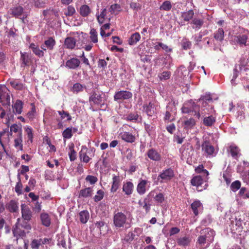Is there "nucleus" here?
<instances>
[{"mask_svg": "<svg viewBox=\"0 0 249 249\" xmlns=\"http://www.w3.org/2000/svg\"><path fill=\"white\" fill-rule=\"evenodd\" d=\"M215 235L214 231L210 228H206L200 232L196 243L197 249H206L213 243Z\"/></svg>", "mask_w": 249, "mask_h": 249, "instance_id": "f257e3e1", "label": "nucleus"}, {"mask_svg": "<svg viewBox=\"0 0 249 249\" xmlns=\"http://www.w3.org/2000/svg\"><path fill=\"white\" fill-rule=\"evenodd\" d=\"M246 215L245 213L236 216L235 220L232 221V231L234 232L240 233L243 231L247 232L249 231V218L245 220Z\"/></svg>", "mask_w": 249, "mask_h": 249, "instance_id": "f03ea898", "label": "nucleus"}, {"mask_svg": "<svg viewBox=\"0 0 249 249\" xmlns=\"http://www.w3.org/2000/svg\"><path fill=\"white\" fill-rule=\"evenodd\" d=\"M127 219V216L124 213L117 210L114 211L113 221V225L116 229H121L124 228L125 229L129 228V225L127 227V225H128Z\"/></svg>", "mask_w": 249, "mask_h": 249, "instance_id": "7ed1b4c3", "label": "nucleus"}, {"mask_svg": "<svg viewBox=\"0 0 249 249\" xmlns=\"http://www.w3.org/2000/svg\"><path fill=\"white\" fill-rule=\"evenodd\" d=\"M233 41L235 45L240 47L249 46V31L248 29H243L241 33L233 36Z\"/></svg>", "mask_w": 249, "mask_h": 249, "instance_id": "20e7f679", "label": "nucleus"}, {"mask_svg": "<svg viewBox=\"0 0 249 249\" xmlns=\"http://www.w3.org/2000/svg\"><path fill=\"white\" fill-rule=\"evenodd\" d=\"M177 114V109L175 103H169L166 107V111L163 120L165 122L170 123L175 121Z\"/></svg>", "mask_w": 249, "mask_h": 249, "instance_id": "39448f33", "label": "nucleus"}, {"mask_svg": "<svg viewBox=\"0 0 249 249\" xmlns=\"http://www.w3.org/2000/svg\"><path fill=\"white\" fill-rule=\"evenodd\" d=\"M175 177V172L172 168H167L162 170L158 176V179L160 183H167Z\"/></svg>", "mask_w": 249, "mask_h": 249, "instance_id": "423d86ee", "label": "nucleus"}, {"mask_svg": "<svg viewBox=\"0 0 249 249\" xmlns=\"http://www.w3.org/2000/svg\"><path fill=\"white\" fill-rule=\"evenodd\" d=\"M10 15L13 17L20 19L22 22H27L26 18L28 16L27 12L24 11V8L20 5L16 6L10 9Z\"/></svg>", "mask_w": 249, "mask_h": 249, "instance_id": "0eeeda50", "label": "nucleus"}, {"mask_svg": "<svg viewBox=\"0 0 249 249\" xmlns=\"http://www.w3.org/2000/svg\"><path fill=\"white\" fill-rule=\"evenodd\" d=\"M90 42L85 40L83 42L84 46L83 48L86 51H90L93 47V44H96L98 42V32L94 28H91L89 33Z\"/></svg>", "mask_w": 249, "mask_h": 249, "instance_id": "6e6552de", "label": "nucleus"}, {"mask_svg": "<svg viewBox=\"0 0 249 249\" xmlns=\"http://www.w3.org/2000/svg\"><path fill=\"white\" fill-rule=\"evenodd\" d=\"M198 110V107L192 100L184 103L181 108V111L183 113H189L191 112H194V115L199 119L200 117V113Z\"/></svg>", "mask_w": 249, "mask_h": 249, "instance_id": "1a4fd4ad", "label": "nucleus"}, {"mask_svg": "<svg viewBox=\"0 0 249 249\" xmlns=\"http://www.w3.org/2000/svg\"><path fill=\"white\" fill-rule=\"evenodd\" d=\"M23 103L20 100H17L12 105L13 112H11L10 108H9V112L7 113V122L13 119L14 114H20L23 110Z\"/></svg>", "mask_w": 249, "mask_h": 249, "instance_id": "9d476101", "label": "nucleus"}, {"mask_svg": "<svg viewBox=\"0 0 249 249\" xmlns=\"http://www.w3.org/2000/svg\"><path fill=\"white\" fill-rule=\"evenodd\" d=\"M94 148L88 150L86 146H83L79 153L80 160L84 163H88L94 156Z\"/></svg>", "mask_w": 249, "mask_h": 249, "instance_id": "9b49d317", "label": "nucleus"}, {"mask_svg": "<svg viewBox=\"0 0 249 249\" xmlns=\"http://www.w3.org/2000/svg\"><path fill=\"white\" fill-rule=\"evenodd\" d=\"M13 133L16 134L15 136H18L20 133L22 134L21 128L18 124H14L10 126V132L6 133L5 131H3L0 133V143L2 147H3V144H2V137L5 135L7 137H9V135L12 136Z\"/></svg>", "mask_w": 249, "mask_h": 249, "instance_id": "f8f14e48", "label": "nucleus"}, {"mask_svg": "<svg viewBox=\"0 0 249 249\" xmlns=\"http://www.w3.org/2000/svg\"><path fill=\"white\" fill-rule=\"evenodd\" d=\"M201 146L202 150L207 157H213L216 155L217 152L209 142L207 141L204 142Z\"/></svg>", "mask_w": 249, "mask_h": 249, "instance_id": "ddd939ff", "label": "nucleus"}, {"mask_svg": "<svg viewBox=\"0 0 249 249\" xmlns=\"http://www.w3.org/2000/svg\"><path fill=\"white\" fill-rule=\"evenodd\" d=\"M104 98L101 94L93 91L89 97V102L91 105L93 104L102 107L105 103Z\"/></svg>", "mask_w": 249, "mask_h": 249, "instance_id": "4468645a", "label": "nucleus"}, {"mask_svg": "<svg viewBox=\"0 0 249 249\" xmlns=\"http://www.w3.org/2000/svg\"><path fill=\"white\" fill-rule=\"evenodd\" d=\"M20 219H17V222L13 227L12 230L13 236L16 238V240L18 241L19 238H23L26 236V234L27 233L26 231L22 230L20 227Z\"/></svg>", "mask_w": 249, "mask_h": 249, "instance_id": "2eb2a0df", "label": "nucleus"}, {"mask_svg": "<svg viewBox=\"0 0 249 249\" xmlns=\"http://www.w3.org/2000/svg\"><path fill=\"white\" fill-rule=\"evenodd\" d=\"M204 177L201 175L196 176L194 177L191 181V184L193 186H196L197 187L198 191H201L204 189H206L208 186L207 183L205 184L204 187H202V184L204 182H206L204 180Z\"/></svg>", "mask_w": 249, "mask_h": 249, "instance_id": "dca6fc26", "label": "nucleus"}, {"mask_svg": "<svg viewBox=\"0 0 249 249\" xmlns=\"http://www.w3.org/2000/svg\"><path fill=\"white\" fill-rule=\"evenodd\" d=\"M8 91V89L5 86L0 85V102L1 103L5 102L3 104L10 106V96Z\"/></svg>", "mask_w": 249, "mask_h": 249, "instance_id": "f3484780", "label": "nucleus"}, {"mask_svg": "<svg viewBox=\"0 0 249 249\" xmlns=\"http://www.w3.org/2000/svg\"><path fill=\"white\" fill-rule=\"evenodd\" d=\"M175 76L176 80L182 82L185 79L189 77V71L184 66H180L175 71Z\"/></svg>", "mask_w": 249, "mask_h": 249, "instance_id": "a211bd4d", "label": "nucleus"}, {"mask_svg": "<svg viewBox=\"0 0 249 249\" xmlns=\"http://www.w3.org/2000/svg\"><path fill=\"white\" fill-rule=\"evenodd\" d=\"M133 96L131 92L127 90H120L115 93L114 95V100L115 101L121 100H128Z\"/></svg>", "mask_w": 249, "mask_h": 249, "instance_id": "6ab92c4d", "label": "nucleus"}, {"mask_svg": "<svg viewBox=\"0 0 249 249\" xmlns=\"http://www.w3.org/2000/svg\"><path fill=\"white\" fill-rule=\"evenodd\" d=\"M201 104L202 107L200 111L199 112L200 115H202V116H205L207 114H216L213 105L206 102H204Z\"/></svg>", "mask_w": 249, "mask_h": 249, "instance_id": "aec40b11", "label": "nucleus"}, {"mask_svg": "<svg viewBox=\"0 0 249 249\" xmlns=\"http://www.w3.org/2000/svg\"><path fill=\"white\" fill-rule=\"evenodd\" d=\"M80 64V61L78 59L72 57L66 61L65 66L68 69L75 70L79 66Z\"/></svg>", "mask_w": 249, "mask_h": 249, "instance_id": "412c9836", "label": "nucleus"}, {"mask_svg": "<svg viewBox=\"0 0 249 249\" xmlns=\"http://www.w3.org/2000/svg\"><path fill=\"white\" fill-rule=\"evenodd\" d=\"M20 58L21 67L24 68L26 66H28L31 63V56L27 53H22L20 52Z\"/></svg>", "mask_w": 249, "mask_h": 249, "instance_id": "4be33fe9", "label": "nucleus"}, {"mask_svg": "<svg viewBox=\"0 0 249 249\" xmlns=\"http://www.w3.org/2000/svg\"><path fill=\"white\" fill-rule=\"evenodd\" d=\"M143 110L150 117L153 116L156 113L155 106L151 102L143 106Z\"/></svg>", "mask_w": 249, "mask_h": 249, "instance_id": "5701e85b", "label": "nucleus"}, {"mask_svg": "<svg viewBox=\"0 0 249 249\" xmlns=\"http://www.w3.org/2000/svg\"><path fill=\"white\" fill-rule=\"evenodd\" d=\"M147 157L151 160L159 161L161 160L160 154L155 149L151 148L147 152Z\"/></svg>", "mask_w": 249, "mask_h": 249, "instance_id": "b1692460", "label": "nucleus"}, {"mask_svg": "<svg viewBox=\"0 0 249 249\" xmlns=\"http://www.w3.org/2000/svg\"><path fill=\"white\" fill-rule=\"evenodd\" d=\"M207 115H208V116H203V124L206 126H212L216 122V114Z\"/></svg>", "mask_w": 249, "mask_h": 249, "instance_id": "393cba45", "label": "nucleus"}, {"mask_svg": "<svg viewBox=\"0 0 249 249\" xmlns=\"http://www.w3.org/2000/svg\"><path fill=\"white\" fill-rule=\"evenodd\" d=\"M148 181L145 179H140L137 186V191L140 195H143L146 192V187Z\"/></svg>", "mask_w": 249, "mask_h": 249, "instance_id": "a878e982", "label": "nucleus"}, {"mask_svg": "<svg viewBox=\"0 0 249 249\" xmlns=\"http://www.w3.org/2000/svg\"><path fill=\"white\" fill-rule=\"evenodd\" d=\"M192 210L196 216L203 210V205L199 200H196L191 205Z\"/></svg>", "mask_w": 249, "mask_h": 249, "instance_id": "bb28decb", "label": "nucleus"}, {"mask_svg": "<svg viewBox=\"0 0 249 249\" xmlns=\"http://www.w3.org/2000/svg\"><path fill=\"white\" fill-rule=\"evenodd\" d=\"M121 179L119 176L113 175L112 178V185L110 189L111 193L116 192L120 186Z\"/></svg>", "mask_w": 249, "mask_h": 249, "instance_id": "cd10ccee", "label": "nucleus"}, {"mask_svg": "<svg viewBox=\"0 0 249 249\" xmlns=\"http://www.w3.org/2000/svg\"><path fill=\"white\" fill-rule=\"evenodd\" d=\"M21 213L23 219L29 221L32 217V212L28 207L24 206V204L21 205Z\"/></svg>", "mask_w": 249, "mask_h": 249, "instance_id": "c85d7f7f", "label": "nucleus"}, {"mask_svg": "<svg viewBox=\"0 0 249 249\" xmlns=\"http://www.w3.org/2000/svg\"><path fill=\"white\" fill-rule=\"evenodd\" d=\"M10 85L16 90H24L26 89L25 85L18 80H12L10 81Z\"/></svg>", "mask_w": 249, "mask_h": 249, "instance_id": "c756f323", "label": "nucleus"}, {"mask_svg": "<svg viewBox=\"0 0 249 249\" xmlns=\"http://www.w3.org/2000/svg\"><path fill=\"white\" fill-rule=\"evenodd\" d=\"M15 137L14 139V147L18 150L22 151L23 150V144H22V134L19 133L18 136L13 135Z\"/></svg>", "mask_w": 249, "mask_h": 249, "instance_id": "7c9ffc66", "label": "nucleus"}, {"mask_svg": "<svg viewBox=\"0 0 249 249\" xmlns=\"http://www.w3.org/2000/svg\"><path fill=\"white\" fill-rule=\"evenodd\" d=\"M122 139L127 142L132 143L135 141V137L128 132H123L120 134Z\"/></svg>", "mask_w": 249, "mask_h": 249, "instance_id": "2f4dec72", "label": "nucleus"}, {"mask_svg": "<svg viewBox=\"0 0 249 249\" xmlns=\"http://www.w3.org/2000/svg\"><path fill=\"white\" fill-rule=\"evenodd\" d=\"M134 185L132 182L127 181L124 183L123 186V191L125 195L127 196L131 195L133 191Z\"/></svg>", "mask_w": 249, "mask_h": 249, "instance_id": "473e14b6", "label": "nucleus"}, {"mask_svg": "<svg viewBox=\"0 0 249 249\" xmlns=\"http://www.w3.org/2000/svg\"><path fill=\"white\" fill-rule=\"evenodd\" d=\"M228 151L230 152L231 157L235 159H237L240 156V149L234 144L230 146Z\"/></svg>", "mask_w": 249, "mask_h": 249, "instance_id": "72a5a7b5", "label": "nucleus"}, {"mask_svg": "<svg viewBox=\"0 0 249 249\" xmlns=\"http://www.w3.org/2000/svg\"><path fill=\"white\" fill-rule=\"evenodd\" d=\"M29 48L32 50L34 54L39 57H42L44 55V52L41 50L38 45L32 43H31Z\"/></svg>", "mask_w": 249, "mask_h": 249, "instance_id": "f704fd0d", "label": "nucleus"}, {"mask_svg": "<svg viewBox=\"0 0 249 249\" xmlns=\"http://www.w3.org/2000/svg\"><path fill=\"white\" fill-rule=\"evenodd\" d=\"M195 171L198 173L201 174V176L205 177H204V180L205 181H207L208 179H209V172L205 169H204V167L203 165H199L195 169Z\"/></svg>", "mask_w": 249, "mask_h": 249, "instance_id": "c9c22d12", "label": "nucleus"}, {"mask_svg": "<svg viewBox=\"0 0 249 249\" xmlns=\"http://www.w3.org/2000/svg\"><path fill=\"white\" fill-rule=\"evenodd\" d=\"M93 188L92 187H87L81 190L79 193V196L82 197H89L92 196L93 194Z\"/></svg>", "mask_w": 249, "mask_h": 249, "instance_id": "e433bc0d", "label": "nucleus"}, {"mask_svg": "<svg viewBox=\"0 0 249 249\" xmlns=\"http://www.w3.org/2000/svg\"><path fill=\"white\" fill-rule=\"evenodd\" d=\"M191 241L190 237L187 236L180 237L177 239V243L179 246L187 247L188 246Z\"/></svg>", "mask_w": 249, "mask_h": 249, "instance_id": "4c0bfd02", "label": "nucleus"}, {"mask_svg": "<svg viewBox=\"0 0 249 249\" xmlns=\"http://www.w3.org/2000/svg\"><path fill=\"white\" fill-rule=\"evenodd\" d=\"M40 220L42 224L45 227H49L51 224V218L49 214L46 213H42L40 214Z\"/></svg>", "mask_w": 249, "mask_h": 249, "instance_id": "58836bf2", "label": "nucleus"}, {"mask_svg": "<svg viewBox=\"0 0 249 249\" xmlns=\"http://www.w3.org/2000/svg\"><path fill=\"white\" fill-rule=\"evenodd\" d=\"M141 35L139 33L136 32L131 35L128 40V44L131 46L137 44L141 39Z\"/></svg>", "mask_w": 249, "mask_h": 249, "instance_id": "ea45409f", "label": "nucleus"}, {"mask_svg": "<svg viewBox=\"0 0 249 249\" xmlns=\"http://www.w3.org/2000/svg\"><path fill=\"white\" fill-rule=\"evenodd\" d=\"M76 40L74 37H68L65 40L64 45L66 48L73 49L74 48Z\"/></svg>", "mask_w": 249, "mask_h": 249, "instance_id": "a19ab883", "label": "nucleus"}, {"mask_svg": "<svg viewBox=\"0 0 249 249\" xmlns=\"http://www.w3.org/2000/svg\"><path fill=\"white\" fill-rule=\"evenodd\" d=\"M44 43L48 50L52 51L55 46L56 41L53 37H49L44 41Z\"/></svg>", "mask_w": 249, "mask_h": 249, "instance_id": "79ce46f5", "label": "nucleus"}, {"mask_svg": "<svg viewBox=\"0 0 249 249\" xmlns=\"http://www.w3.org/2000/svg\"><path fill=\"white\" fill-rule=\"evenodd\" d=\"M79 220L82 224H86L89 218V214L88 211L84 210L79 213Z\"/></svg>", "mask_w": 249, "mask_h": 249, "instance_id": "37998d69", "label": "nucleus"}, {"mask_svg": "<svg viewBox=\"0 0 249 249\" xmlns=\"http://www.w3.org/2000/svg\"><path fill=\"white\" fill-rule=\"evenodd\" d=\"M86 88V87L85 85L76 83L73 85L71 90L74 94H78L80 92L83 91L84 89Z\"/></svg>", "mask_w": 249, "mask_h": 249, "instance_id": "c03bdc74", "label": "nucleus"}, {"mask_svg": "<svg viewBox=\"0 0 249 249\" xmlns=\"http://www.w3.org/2000/svg\"><path fill=\"white\" fill-rule=\"evenodd\" d=\"M194 15V11L193 10H189L187 12H182L181 18L185 21H189L192 19Z\"/></svg>", "mask_w": 249, "mask_h": 249, "instance_id": "a18cd8bd", "label": "nucleus"}, {"mask_svg": "<svg viewBox=\"0 0 249 249\" xmlns=\"http://www.w3.org/2000/svg\"><path fill=\"white\" fill-rule=\"evenodd\" d=\"M203 23L204 21L202 19L197 18H194L191 22V24L193 25L192 28L196 30L199 29Z\"/></svg>", "mask_w": 249, "mask_h": 249, "instance_id": "49530a36", "label": "nucleus"}, {"mask_svg": "<svg viewBox=\"0 0 249 249\" xmlns=\"http://www.w3.org/2000/svg\"><path fill=\"white\" fill-rule=\"evenodd\" d=\"M91 10L89 7L86 4L82 5L79 9V13L80 15L84 17H86L90 13Z\"/></svg>", "mask_w": 249, "mask_h": 249, "instance_id": "de8ad7c7", "label": "nucleus"}, {"mask_svg": "<svg viewBox=\"0 0 249 249\" xmlns=\"http://www.w3.org/2000/svg\"><path fill=\"white\" fill-rule=\"evenodd\" d=\"M238 196L244 199L249 198V189L245 187L241 188Z\"/></svg>", "mask_w": 249, "mask_h": 249, "instance_id": "09e8293b", "label": "nucleus"}, {"mask_svg": "<svg viewBox=\"0 0 249 249\" xmlns=\"http://www.w3.org/2000/svg\"><path fill=\"white\" fill-rule=\"evenodd\" d=\"M184 128L186 129H191L196 124V121L193 118H190L184 121Z\"/></svg>", "mask_w": 249, "mask_h": 249, "instance_id": "8fccbe9b", "label": "nucleus"}, {"mask_svg": "<svg viewBox=\"0 0 249 249\" xmlns=\"http://www.w3.org/2000/svg\"><path fill=\"white\" fill-rule=\"evenodd\" d=\"M7 209L10 212H16L18 209L17 203L14 200H11L7 205Z\"/></svg>", "mask_w": 249, "mask_h": 249, "instance_id": "3c124183", "label": "nucleus"}, {"mask_svg": "<svg viewBox=\"0 0 249 249\" xmlns=\"http://www.w3.org/2000/svg\"><path fill=\"white\" fill-rule=\"evenodd\" d=\"M106 15L107 10L106 8H104L102 10L100 15L96 14L97 19L99 24H102L104 22Z\"/></svg>", "mask_w": 249, "mask_h": 249, "instance_id": "603ef678", "label": "nucleus"}, {"mask_svg": "<svg viewBox=\"0 0 249 249\" xmlns=\"http://www.w3.org/2000/svg\"><path fill=\"white\" fill-rule=\"evenodd\" d=\"M224 36V32L222 28H219L214 34V37L217 41H222L223 40Z\"/></svg>", "mask_w": 249, "mask_h": 249, "instance_id": "864d4df0", "label": "nucleus"}, {"mask_svg": "<svg viewBox=\"0 0 249 249\" xmlns=\"http://www.w3.org/2000/svg\"><path fill=\"white\" fill-rule=\"evenodd\" d=\"M25 131L28 138V142L32 143L33 139V129L30 126L25 127Z\"/></svg>", "mask_w": 249, "mask_h": 249, "instance_id": "5fc2aeb1", "label": "nucleus"}, {"mask_svg": "<svg viewBox=\"0 0 249 249\" xmlns=\"http://www.w3.org/2000/svg\"><path fill=\"white\" fill-rule=\"evenodd\" d=\"M199 102L201 104L203 103L204 102L208 103V104H210L213 102L211 95L210 93H206L205 95L201 96L199 100Z\"/></svg>", "mask_w": 249, "mask_h": 249, "instance_id": "6e6d98bb", "label": "nucleus"}, {"mask_svg": "<svg viewBox=\"0 0 249 249\" xmlns=\"http://www.w3.org/2000/svg\"><path fill=\"white\" fill-rule=\"evenodd\" d=\"M241 182L239 180H237L231 183L230 186V189L232 192H236L241 188Z\"/></svg>", "mask_w": 249, "mask_h": 249, "instance_id": "4d7b16f0", "label": "nucleus"}, {"mask_svg": "<svg viewBox=\"0 0 249 249\" xmlns=\"http://www.w3.org/2000/svg\"><path fill=\"white\" fill-rule=\"evenodd\" d=\"M154 200L158 204H161L165 200L164 195L161 193H158L154 197Z\"/></svg>", "mask_w": 249, "mask_h": 249, "instance_id": "13d9d810", "label": "nucleus"}, {"mask_svg": "<svg viewBox=\"0 0 249 249\" xmlns=\"http://www.w3.org/2000/svg\"><path fill=\"white\" fill-rule=\"evenodd\" d=\"M57 113L60 116V120H61L65 119L66 118L68 121H70L71 120V117L70 114L64 110L57 111Z\"/></svg>", "mask_w": 249, "mask_h": 249, "instance_id": "bf43d9fd", "label": "nucleus"}, {"mask_svg": "<svg viewBox=\"0 0 249 249\" xmlns=\"http://www.w3.org/2000/svg\"><path fill=\"white\" fill-rule=\"evenodd\" d=\"M105 193L102 190H99L97 191L96 194L93 197L95 202H99L101 201L104 197Z\"/></svg>", "mask_w": 249, "mask_h": 249, "instance_id": "052dcab7", "label": "nucleus"}, {"mask_svg": "<svg viewBox=\"0 0 249 249\" xmlns=\"http://www.w3.org/2000/svg\"><path fill=\"white\" fill-rule=\"evenodd\" d=\"M172 8V5L169 1H164L160 7V10L169 11Z\"/></svg>", "mask_w": 249, "mask_h": 249, "instance_id": "680f3d73", "label": "nucleus"}, {"mask_svg": "<svg viewBox=\"0 0 249 249\" xmlns=\"http://www.w3.org/2000/svg\"><path fill=\"white\" fill-rule=\"evenodd\" d=\"M63 137L64 139H69L71 138L72 134V127L67 128L62 133Z\"/></svg>", "mask_w": 249, "mask_h": 249, "instance_id": "e2e57ef3", "label": "nucleus"}, {"mask_svg": "<svg viewBox=\"0 0 249 249\" xmlns=\"http://www.w3.org/2000/svg\"><path fill=\"white\" fill-rule=\"evenodd\" d=\"M139 117V115L137 113H131L126 116V120L133 122H136L138 120Z\"/></svg>", "mask_w": 249, "mask_h": 249, "instance_id": "0e129e2a", "label": "nucleus"}, {"mask_svg": "<svg viewBox=\"0 0 249 249\" xmlns=\"http://www.w3.org/2000/svg\"><path fill=\"white\" fill-rule=\"evenodd\" d=\"M85 180L89 182L91 185H93L97 182L98 178L95 176L88 175L85 178Z\"/></svg>", "mask_w": 249, "mask_h": 249, "instance_id": "69168bd1", "label": "nucleus"}, {"mask_svg": "<svg viewBox=\"0 0 249 249\" xmlns=\"http://www.w3.org/2000/svg\"><path fill=\"white\" fill-rule=\"evenodd\" d=\"M20 227L23 229L25 231L27 232V233H29L30 230L31 229V225L28 223V221H23V222L20 224Z\"/></svg>", "mask_w": 249, "mask_h": 249, "instance_id": "338daca9", "label": "nucleus"}, {"mask_svg": "<svg viewBox=\"0 0 249 249\" xmlns=\"http://www.w3.org/2000/svg\"><path fill=\"white\" fill-rule=\"evenodd\" d=\"M41 244V240L34 239L32 241L31 246L32 249H39Z\"/></svg>", "mask_w": 249, "mask_h": 249, "instance_id": "774afa93", "label": "nucleus"}]
</instances>
